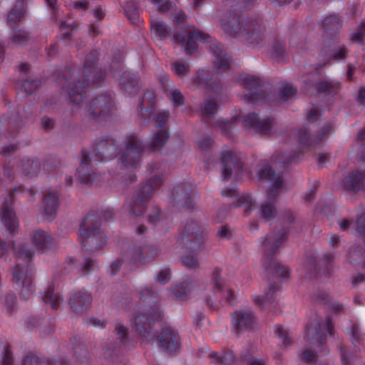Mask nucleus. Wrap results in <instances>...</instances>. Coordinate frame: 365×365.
<instances>
[{"label":"nucleus","mask_w":365,"mask_h":365,"mask_svg":"<svg viewBox=\"0 0 365 365\" xmlns=\"http://www.w3.org/2000/svg\"><path fill=\"white\" fill-rule=\"evenodd\" d=\"M326 327V330L324 331L325 334L328 333L329 334H331V327L329 322H327L326 325L324 326V328Z\"/></svg>","instance_id":"57"},{"label":"nucleus","mask_w":365,"mask_h":365,"mask_svg":"<svg viewBox=\"0 0 365 365\" xmlns=\"http://www.w3.org/2000/svg\"><path fill=\"white\" fill-rule=\"evenodd\" d=\"M300 139L302 141V143H306L307 141H309V144H312V143H318L317 140L315 139H310L309 135H307V133H304V135L301 134Z\"/></svg>","instance_id":"42"},{"label":"nucleus","mask_w":365,"mask_h":365,"mask_svg":"<svg viewBox=\"0 0 365 365\" xmlns=\"http://www.w3.org/2000/svg\"><path fill=\"white\" fill-rule=\"evenodd\" d=\"M16 254L18 260L26 257L28 259L27 261L30 260L33 255L30 250H26L24 247H21L19 250H16Z\"/></svg>","instance_id":"27"},{"label":"nucleus","mask_w":365,"mask_h":365,"mask_svg":"<svg viewBox=\"0 0 365 365\" xmlns=\"http://www.w3.org/2000/svg\"><path fill=\"white\" fill-rule=\"evenodd\" d=\"M221 165L222 167V177L224 179L230 178L233 168L237 170L241 168L240 163L233 156L230 150L223 152Z\"/></svg>","instance_id":"6"},{"label":"nucleus","mask_w":365,"mask_h":365,"mask_svg":"<svg viewBox=\"0 0 365 365\" xmlns=\"http://www.w3.org/2000/svg\"><path fill=\"white\" fill-rule=\"evenodd\" d=\"M254 322V317L250 310L238 311L232 316V326L237 331L250 327Z\"/></svg>","instance_id":"5"},{"label":"nucleus","mask_w":365,"mask_h":365,"mask_svg":"<svg viewBox=\"0 0 365 365\" xmlns=\"http://www.w3.org/2000/svg\"><path fill=\"white\" fill-rule=\"evenodd\" d=\"M45 215L46 220H51L57 210V198L56 195H48L44 198Z\"/></svg>","instance_id":"13"},{"label":"nucleus","mask_w":365,"mask_h":365,"mask_svg":"<svg viewBox=\"0 0 365 365\" xmlns=\"http://www.w3.org/2000/svg\"><path fill=\"white\" fill-rule=\"evenodd\" d=\"M253 300L257 304L264 306L267 302H271L272 297L268 295L266 297L257 295L253 297Z\"/></svg>","instance_id":"30"},{"label":"nucleus","mask_w":365,"mask_h":365,"mask_svg":"<svg viewBox=\"0 0 365 365\" xmlns=\"http://www.w3.org/2000/svg\"><path fill=\"white\" fill-rule=\"evenodd\" d=\"M274 334L282 340L284 345H288L291 343L288 331L284 329L282 326L277 325L274 327Z\"/></svg>","instance_id":"18"},{"label":"nucleus","mask_w":365,"mask_h":365,"mask_svg":"<svg viewBox=\"0 0 365 365\" xmlns=\"http://www.w3.org/2000/svg\"><path fill=\"white\" fill-rule=\"evenodd\" d=\"M339 241V238L337 235H332L330 237V242L334 245Z\"/></svg>","instance_id":"53"},{"label":"nucleus","mask_w":365,"mask_h":365,"mask_svg":"<svg viewBox=\"0 0 365 365\" xmlns=\"http://www.w3.org/2000/svg\"><path fill=\"white\" fill-rule=\"evenodd\" d=\"M320 92H326L330 91V84L328 82H322L320 83L319 88Z\"/></svg>","instance_id":"41"},{"label":"nucleus","mask_w":365,"mask_h":365,"mask_svg":"<svg viewBox=\"0 0 365 365\" xmlns=\"http://www.w3.org/2000/svg\"><path fill=\"white\" fill-rule=\"evenodd\" d=\"M170 98L175 106H179L183 103V97L177 88L171 89Z\"/></svg>","instance_id":"21"},{"label":"nucleus","mask_w":365,"mask_h":365,"mask_svg":"<svg viewBox=\"0 0 365 365\" xmlns=\"http://www.w3.org/2000/svg\"><path fill=\"white\" fill-rule=\"evenodd\" d=\"M339 226H340V228L343 230H345L348 228V227L349 226V221L346 220H341L340 222H339Z\"/></svg>","instance_id":"49"},{"label":"nucleus","mask_w":365,"mask_h":365,"mask_svg":"<svg viewBox=\"0 0 365 365\" xmlns=\"http://www.w3.org/2000/svg\"><path fill=\"white\" fill-rule=\"evenodd\" d=\"M117 330L120 337H123L126 333V329L122 325H119L117 327Z\"/></svg>","instance_id":"50"},{"label":"nucleus","mask_w":365,"mask_h":365,"mask_svg":"<svg viewBox=\"0 0 365 365\" xmlns=\"http://www.w3.org/2000/svg\"><path fill=\"white\" fill-rule=\"evenodd\" d=\"M274 214L273 210L270 205H262L260 208V215L265 220H270Z\"/></svg>","instance_id":"25"},{"label":"nucleus","mask_w":365,"mask_h":365,"mask_svg":"<svg viewBox=\"0 0 365 365\" xmlns=\"http://www.w3.org/2000/svg\"><path fill=\"white\" fill-rule=\"evenodd\" d=\"M170 4L168 2H165V4H163L160 8V10L161 11H168V9H170Z\"/></svg>","instance_id":"54"},{"label":"nucleus","mask_w":365,"mask_h":365,"mask_svg":"<svg viewBox=\"0 0 365 365\" xmlns=\"http://www.w3.org/2000/svg\"><path fill=\"white\" fill-rule=\"evenodd\" d=\"M26 39H27L26 35L24 33L20 32V33L16 34L14 36L12 41L16 44L21 45V44H24L26 41Z\"/></svg>","instance_id":"34"},{"label":"nucleus","mask_w":365,"mask_h":365,"mask_svg":"<svg viewBox=\"0 0 365 365\" xmlns=\"http://www.w3.org/2000/svg\"><path fill=\"white\" fill-rule=\"evenodd\" d=\"M193 287L194 284L192 283L187 284H180V286H178L176 287L175 290V294L176 296L182 297L190 293Z\"/></svg>","instance_id":"22"},{"label":"nucleus","mask_w":365,"mask_h":365,"mask_svg":"<svg viewBox=\"0 0 365 365\" xmlns=\"http://www.w3.org/2000/svg\"><path fill=\"white\" fill-rule=\"evenodd\" d=\"M344 56V51L341 48H339L337 53L334 54L336 58H340Z\"/></svg>","instance_id":"55"},{"label":"nucleus","mask_w":365,"mask_h":365,"mask_svg":"<svg viewBox=\"0 0 365 365\" xmlns=\"http://www.w3.org/2000/svg\"><path fill=\"white\" fill-rule=\"evenodd\" d=\"M311 334H312V331H311L310 329H307V336H309Z\"/></svg>","instance_id":"64"},{"label":"nucleus","mask_w":365,"mask_h":365,"mask_svg":"<svg viewBox=\"0 0 365 365\" xmlns=\"http://www.w3.org/2000/svg\"><path fill=\"white\" fill-rule=\"evenodd\" d=\"M211 285L214 289L215 301L222 302L224 300L227 303L231 302L233 292L228 287H225L222 280L215 279Z\"/></svg>","instance_id":"9"},{"label":"nucleus","mask_w":365,"mask_h":365,"mask_svg":"<svg viewBox=\"0 0 365 365\" xmlns=\"http://www.w3.org/2000/svg\"><path fill=\"white\" fill-rule=\"evenodd\" d=\"M89 163L88 160H87V157L86 156H84L83 157V159L82 160V164H88Z\"/></svg>","instance_id":"61"},{"label":"nucleus","mask_w":365,"mask_h":365,"mask_svg":"<svg viewBox=\"0 0 365 365\" xmlns=\"http://www.w3.org/2000/svg\"><path fill=\"white\" fill-rule=\"evenodd\" d=\"M247 365H264V363L259 359H251Z\"/></svg>","instance_id":"45"},{"label":"nucleus","mask_w":365,"mask_h":365,"mask_svg":"<svg viewBox=\"0 0 365 365\" xmlns=\"http://www.w3.org/2000/svg\"><path fill=\"white\" fill-rule=\"evenodd\" d=\"M43 300L46 303H50L53 308L55 307L56 303L53 302L52 297L46 296Z\"/></svg>","instance_id":"51"},{"label":"nucleus","mask_w":365,"mask_h":365,"mask_svg":"<svg viewBox=\"0 0 365 365\" xmlns=\"http://www.w3.org/2000/svg\"><path fill=\"white\" fill-rule=\"evenodd\" d=\"M6 250L5 244H0V256H3Z\"/></svg>","instance_id":"56"},{"label":"nucleus","mask_w":365,"mask_h":365,"mask_svg":"<svg viewBox=\"0 0 365 365\" xmlns=\"http://www.w3.org/2000/svg\"><path fill=\"white\" fill-rule=\"evenodd\" d=\"M175 16L178 19V20L176 21V23H180V21H184L185 19V14L181 11L177 12L175 14Z\"/></svg>","instance_id":"48"},{"label":"nucleus","mask_w":365,"mask_h":365,"mask_svg":"<svg viewBox=\"0 0 365 365\" xmlns=\"http://www.w3.org/2000/svg\"><path fill=\"white\" fill-rule=\"evenodd\" d=\"M74 88L76 90V93L75 91H72L69 92V96L71 101L78 103L82 98V95L80 93L82 87L76 86Z\"/></svg>","instance_id":"28"},{"label":"nucleus","mask_w":365,"mask_h":365,"mask_svg":"<svg viewBox=\"0 0 365 365\" xmlns=\"http://www.w3.org/2000/svg\"><path fill=\"white\" fill-rule=\"evenodd\" d=\"M229 63L227 58H221L217 60V62L215 65V68L217 69V72L220 73L221 70H225L228 68Z\"/></svg>","instance_id":"32"},{"label":"nucleus","mask_w":365,"mask_h":365,"mask_svg":"<svg viewBox=\"0 0 365 365\" xmlns=\"http://www.w3.org/2000/svg\"><path fill=\"white\" fill-rule=\"evenodd\" d=\"M20 19V16L19 14H16L14 13H11L8 16V21L12 24L15 23L17 20Z\"/></svg>","instance_id":"44"},{"label":"nucleus","mask_w":365,"mask_h":365,"mask_svg":"<svg viewBox=\"0 0 365 365\" xmlns=\"http://www.w3.org/2000/svg\"><path fill=\"white\" fill-rule=\"evenodd\" d=\"M168 272L166 270L161 271L157 276V280L161 284H164L168 279Z\"/></svg>","instance_id":"35"},{"label":"nucleus","mask_w":365,"mask_h":365,"mask_svg":"<svg viewBox=\"0 0 365 365\" xmlns=\"http://www.w3.org/2000/svg\"><path fill=\"white\" fill-rule=\"evenodd\" d=\"M199 84L200 85H205L206 86L213 88L212 87V79H209L205 81V78L204 77V74L202 77L199 78Z\"/></svg>","instance_id":"39"},{"label":"nucleus","mask_w":365,"mask_h":365,"mask_svg":"<svg viewBox=\"0 0 365 365\" xmlns=\"http://www.w3.org/2000/svg\"><path fill=\"white\" fill-rule=\"evenodd\" d=\"M356 225L359 232H363L365 231V215L358 219Z\"/></svg>","instance_id":"36"},{"label":"nucleus","mask_w":365,"mask_h":365,"mask_svg":"<svg viewBox=\"0 0 365 365\" xmlns=\"http://www.w3.org/2000/svg\"><path fill=\"white\" fill-rule=\"evenodd\" d=\"M168 138V134L165 131H161L155 138L154 145L160 146L161 143H164Z\"/></svg>","instance_id":"33"},{"label":"nucleus","mask_w":365,"mask_h":365,"mask_svg":"<svg viewBox=\"0 0 365 365\" xmlns=\"http://www.w3.org/2000/svg\"><path fill=\"white\" fill-rule=\"evenodd\" d=\"M359 96L362 98L365 97V90H361L360 91Z\"/></svg>","instance_id":"62"},{"label":"nucleus","mask_w":365,"mask_h":365,"mask_svg":"<svg viewBox=\"0 0 365 365\" xmlns=\"http://www.w3.org/2000/svg\"><path fill=\"white\" fill-rule=\"evenodd\" d=\"M161 0H150V1L153 4H158Z\"/></svg>","instance_id":"63"},{"label":"nucleus","mask_w":365,"mask_h":365,"mask_svg":"<svg viewBox=\"0 0 365 365\" xmlns=\"http://www.w3.org/2000/svg\"><path fill=\"white\" fill-rule=\"evenodd\" d=\"M315 357V354L309 350H307L303 353V358L307 361H312Z\"/></svg>","instance_id":"40"},{"label":"nucleus","mask_w":365,"mask_h":365,"mask_svg":"<svg viewBox=\"0 0 365 365\" xmlns=\"http://www.w3.org/2000/svg\"><path fill=\"white\" fill-rule=\"evenodd\" d=\"M24 365H39L36 359L26 358L24 361Z\"/></svg>","instance_id":"43"},{"label":"nucleus","mask_w":365,"mask_h":365,"mask_svg":"<svg viewBox=\"0 0 365 365\" xmlns=\"http://www.w3.org/2000/svg\"><path fill=\"white\" fill-rule=\"evenodd\" d=\"M91 302V296L89 294H76L70 300V303L72 307H74L76 309L78 307H83L87 306Z\"/></svg>","instance_id":"15"},{"label":"nucleus","mask_w":365,"mask_h":365,"mask_svg":"<svg viewBox=\"0 0 365 365\" xmlns=\"http://www.w3.org/2000/svg\"><path fill=\"white\" fill-rule=\"evenodd\" d=\"M75 7L76 9H83L84 8H86V3H83V2H78L76 4H75Z\"/></svg>","instance_id":"58"},{"label":"nucleus","mask_w":365,"mask_h":365,"mask_svg":"<svg viewBox=\"0 0 365 365\" xmlns=\"http://www.w3.org/2000/svg\"><path fill=\"white\" fill-rule=\"evenodd\" d=\"M31 240L38 250H43L48 247L51 242L50 236L41 230L34 232Z\"/></svg>","instance_id":"12"},{"label":"nucleus","mask_w":365,"mask_h":365,"mask_svg":"<svg viewBox=\"0 0 365 365\" xmlns=\"http://www.w3.org/2000/svg\"><path fill=\"white\" fill-rule=\"evenodd\" d=\"M172 70L178 76H183L187 72L188 66L182 61H176L172 65Z\"/></svg>","instance_id":"20"},{"label":"nucleus","mask_w":365,"mask_h":365,"mask_svg":"<svg viewBox=\"0 0 365 365\" xmlns=\"http://www.w3.org/2000/svg\"><path fill=\"white\" fill-rule=\"evenodd\" d=\"M230 358L228 355H224V356H219V359H216L215 361L216 362H225L227 363V358Z\"/></svg>","instance_id":"52"},{"label":"nucleus","mask_w":365,"mask_h":365,"mask_svg":"<svg viewBox=\"0 0 365 365\" xmlns=\"http://www.w3.org/2000/svg\"><path fill=\"white\" fill-rule=\"evenodd\" d=\"M284 54V46L282 43L276 44L272 48V56L278 58Z\"/></svg>","instance_id":"29"},{"label":"nucleus","mask_w":365,"mask_h":365,"mask_svg":"<svg viewBox=\"0 0 365 365\" xmlns=\"http://www.w3.org/2000/svg\"><path fill=\"white\" fill-rule=\"evenodd\" d=\"M344 187L351 192H357L365 187V175L355 171L346 176L344 179Z\"/></svg>","instance_id":"7"},{"label":"nucleus","mask_w":365,"mask_h":365,"mask_svg":"<svg viewBox=\"0 0 365 365\" xmlns=\"http://www.w3.org/2000/svg\"><path fill=\"white\" fill-rule=\"evenodd\" d=\"M11 359L9 356H7V358L5 360V364H3V365H11Z\"/></svg>","instance_id":"59"},{"label":"nucleus","mask_w":365,"mask_h":365,"mask_svg":"<svg viewBox=\"0 0 365 365\" xmlns=\"http://www.w3.org/2000/svg\"><path fill=\"white\" fill-rule=\"evenodd\" d=\"M217 108V103L212 101H207L202 108V111L205 114H210L213 113Z\"/></svg>","instance_id":"26"},{"label":"nucleus","mask_w":365,"mask_h":365,"mask_svg":"<svg viewBox=\"0 0 365 365\" xmlns=\"http://www.w3.org/2000/svg\"><path fill=\"white\" fill-rule=\"evenodd\" d=\"M41 125L45 129H50L53 125V121L51 118L45 116L41 119Z\"/></svg>","instance_id":"37"},{"label":"nucleus","mask_w":365,"mask_h":365,"mask_svg":"<svg viewBox=\"0 0 365 365\" xmlns=\"http://www.w3.org/2000/svg\"><path fill=\"white\" fill-rule=\"evenodd\" d=\"M274 239L273 236H269L265 242H264V247L267 248H269L271 245H274Z\"/></svg>","instance_id":"47"},{"label":"nucleus","mask_w":365,"mask_h":365,"mask_svg":"<svg viewBox=\"0 0 365 365\" xmlns=\"http://www.w3.org/2000/svg\"><path fill=\"white\" fill-rule=\"evenodd\" d=\"M228 234V230L225 227H221L218 231L217 235L222 237H225Z\"/></svg>","instance_id":"46"},{"label":"nucleus","mask_w":365,"mask_h":365,"mask_svg":"<svg viewBox=\"0 0 365 365\" xmlns=\"http://www.w3.org/2000/svg\"><path fill=\"white\" fill-rule=\"evenodd\" d=\"M296 89L291 85H282L279 91V97L283 101H287L296 94Z\"/></svg>","instance_id":"16"},{"label":"nucleus","mask_w":365,"mask_h":365,"mask_svg":"<svg viewBox=\"0 0 365 365\" xmlns=\"http://www.w3.org/2000/svg\"><path fill=\"white\" fill-rule=\"evenodd\" d=\"M210 37L200 31L193 30L185 35L178 36L175 41L178 42L187 54H192L197 48L196 40L201 42H208Z\"/></svg>","instance_id":"1"},{"label":"nucleus","mask_w":365,"mask_h":365,"mask_svg":"<svg viewBox=\"0 0 365 365\" xmlns=\"http://www.w3.org/2000/svg\"><path fill=\"white\" fill-rule=\"evenodd\" d=\"M168 118V113L166 112L159 113L157 115V120L160 124H164Z\"/></svg>","instance_id":"38"},{"label":"nucleus","mask_w":365,"mask_h":365,"mask_svg":"<svg viewBox=\"0 0 365 365\" xmlns=\"http://www.w3.org/2000/svg\"><path fill=\"white\" fill-rule=\"evenodd\" d=\"M11 201L7 202L5 207L1 209V222L10 231H14L18 223L16 220L14 213L11 208Z\"/></svg>","instance_id":"10"},{"label":"nucleus","mask_w":365,"mask_h":365,"mask_svg":"<svg viewBox=\"0 0 365 365\" xmlns=\"http://www.w3.org/2000/svg\"><path fill=\"white\" fill-rule=\"evenodd\" d=\"M159 346L163 351L173 352L180 347L179 336L176 331L166 329L157 339Z\"/></svg>","instance_id":"3"},{"label":"nucleus","mask_w":365,"mask_h":365,"mask_svg":"<svg viewBox=\"0 0 365 365\" xmlns=\"http://www.w3.org/2000/svg\"><path fill=\"white\" fill-rule=\"evenodd\" d=\"M80 238L83 246L88 250H97L106 242L98 228L88 230L81 227Z\"/></svg>","instance_id":"2"},{"label":"nucleus","mask_w":365,"mask_h":365,"mask_svg":"<svg viewBox=\"0 0 365 365\" xmlns=\"http://www.w3.org/2000/svg\"><path fill=\"white\" fill-rule=\"evenodd\" d=\"M245 125L258 132L268 133L272 127L269 119L261 120L255 113H250L245 117Z\"/></svg>","instance_id":"8"},{"label":"nucleus","mask_w":365,"mask_h":365,"mask_svg":"<svg viewBox=\"0 0 365 365\" xmlns=\"http://www.w3.org/2000/svg\"><path fill=\"white\" fill-rule=\"evenodd\" d=\"M46 1L50 6L53 7L54 0H46Z\"/></svg>","instance_id":"60"},{"label":"nucleus","mask_w":365,"mask_h":365,"mask_svg":"<svg viewBox=\"0 0 365 365\" xmlns=\"http://www.w3.org/2000/svg\"><path fill=\"white\" fill-rule=\"evenodd\" d=\"M240 81L242 83L245 84L246 86L258 84V81L249 75H243Z\"/></svg>","instance_id":"31"},{"label":"nucleus","mask_w":365,"mask_h":365,"mask_svg":"<svg viewBox=\"0 0 365 365\" xmlns=\"http://www.w3.org/2000/svg\"><path fill=\"white\" fill-rule=\"evenodd\" d=\"M182 263L188 268H195L198 265L197 259L190 255H187L183 257Z\"/></svg>","instance_id":"23"},{"label":"nucleus","mask_w":365,"mask_h":365,"mask_svg":"<svg viewBox=\"0 0 365 365\" xmlns=\"http://www.w3.org/2000/svg\"><path fill=\"white\" fill-rule=\"evenodd\" d=\"M139 153V150H136L134 148L133 145H130L126 150V154L125 155V158L123 160V162L125 163V165H133L134 163L130 162V160L133 158H135L137 154Z\"/></svg>","instance_id":"19"},{"label":"nucleus","mask_w":365,"mask_h":365,"mask_svg":"<svg viewBox=\"0 0 365 365\" xmlns=\"http://www.w3.org/2000/svg\"><path fill=\"white\" fill-rule=\"evenodd\" d=\"M151 31L156 37L160 38L165 37L168 34V29L165 24L158 19L151 21Z\"/></svg>","instance_id":"14"},{"label":"nucleus","mask_w":365,"mask_h":365,"mask_svg":"<svg viewBox=\"0 0 365 365\" xmlns=\"http://www.w3.org/2000/svg\"><path fill=\"white\" fill-rule=\"evenodd\" d=\"M270 173V170L266 168L265 170H262V177H269L270 180H274V186L275 188L281 187L283 185V180L279 177L276 179L270 178L272 175Z\"/></svg>","instance_id":"24"},{"label":"nucleus","mask_w":365,"mask_h":365,"mask_svg":"<svg viewBox=\"0 0 365 365\" xmlns=\"http://www.w3.org/2000/svg\"><path fill=\"white\" fill-rule=\"evenodd\" d=\"M351 39L362 45H365V23L361 24L359 29L351 35Z\"/></svg>","instance_id":"17"},{"label":"nucleus","mask_w":365,"mask_h":365,"mask_svg":"<svg viewBox=\"0 0 365 365\" xmlns=\"http://www.w3.org/2000/svg\"><path fill=\"white\" fill-rule=\"evenodd\" d=\"M13 275V280L22 287L23 292L32 291V272L27 267H19L18 264Z\"/></svg>","instance_id":"4"},{"label":"nucleus","mask_w":365,"mask_h":365,"mask_svg":"<svg viewBox=\"0 0 365 365\" xmlns=\"http://www.w3.org/2000/svg\"><path fill=\"white\" fill-rule=\"evenodd\" d=\"M93 111L95 115H107L110 112V102L108 98H96L93 103Z\"/></svg>","instance_id":"11"}]
</instances>
